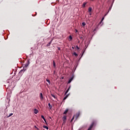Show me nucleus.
Masks as SVG:
<instances>
[{"instance_id":"f257e3e1","label":"nucleus","mask_w":130,"mask_h":130,"mask_svg":"<svg viewBox=\"0 0 130 130\" xmlns=\"http://www.w3.org/2000/svg\"><path fill=\"white\" fill-rule=\"evenodd\" d=\"M94 123H94V122H93L91 123V124L90 125V126L89 127V128H88L87 130H91V129H92L93 126H94Z\"/></svg>"},{"instance_id":"f03ea898","label":"nucleus","mask_w":130,"mask_h":130,"mask_svg":"<svg viewBox=\"0 0 130 130\" xmlns=\"http://www.w3.org/2000/svg\"><path fill=\"white\" fill-rule=\"evenodd\" d=\"M29 60H30V59H28L27 60V62L25 64V68H27V67H28V66H29V64H30V61Z\"/></svg>"},{"instance_id":"7ed1b4c3","label":"nucleus","mask_w":130,"mask_h":130,"mask_svg":"<svg viewBox=\"0 0 130 130\" xmlns=\"http://www.w3.org/2000/svg\"><path fill=\"white\" fill-rule=\"evenodd\" d=\"M62 119H63V123H66V120H67V116H64L62 117Z\"/></svg>"},{"instance_id":"20e7f679","label":"nucleus","mask_w":130,"mask_h":130,"mask_svg":"<svg viewBox=\"0 0 130 130\" xmlns=\"http://www.w3.org/2000/svg\"><path fill=\"white\" fill-rule=\"evenodd\" d=\"M73 80H74V77H71V78H70L68 84H71V82H72V81H73Z\"/></svg>"},{"instance_id":"39448f33","label":"nucleus","mask_w":130,"mask_h":130,"mask_svg":"<svg viewBox=\"0 0 130 130\" xmlns=\"http://www.w3.org/2000/svg\"><path fill=\"white\" fill-rule=\"evenodd\" d=\"M40 98L41 100H43V94L41 92L40 94Z\"/></svg>"},{"instance_id":"423d86ee","label":"nucleus","mask_w":130,"mask_h":130,"mask_svg":"<svg viewBox=\"0 0 130 130\" xmlns=\"http://www.w3.org/2000/svg\"><path fill=\"white\" fill-rule=\"evenodd\" d=\"M69 94H67L64 98L63 99V102H64V101H66V100L67 99V98H68L69 97Z\"/></svg>"},{"instance_id":"0eeeda50","label":"nucleus","mask_w":130,"mask_h":130,"mask_svg":"<svg viewBox=\"0 0 130 130\" xmlns=\"http://www.w3.org/2000/svg\"><path fill=\"white\" fill-rule=\"evenodd\" d=\"M34 112L35 114H37L38 113V110L37 109H34Z\"/></svg>"},{"instance_id":"6e6552de","label":"nucleus","mask_w":130,"mask_h":130,"mask_svg":"<svg viewBox=\"0 0 130 130\" xmlns=\"http://www.w3.org/2000/svg\"><path fill=\"white\" fill-rule=\"evenodd\" d=\"M70 89H71V86H70L68 89L66 90L65 92V95H67V94H68V93L69 92V91H70Z\"/></svg>"},{"instance_id":"1a4fd4ad","label":"nucleus","mask_w":130,"mask_h":130,"mask_svg":"<svg viewBox=\"0 0 130 130\" xmlns=\"http://www.w3.org/2000/svg\"><path fill=\"white\" fill-rule=\"evenodd\" d=\"M48 105L49 108L50 109H52V106L51 105H50V103H49Z\"/></svg>"},{"instance_id":"9d476101","label":"nucleus","mask_w":130,"mask_h":130,"mask_svg":"<svg viewBox=\"0 0 130 130\" xmlns=\"http://www.w3.org/2000/svg\"><path fill=\"white\" fill-rule=\"evenodd\" d=\"M69 111V109H66L63 112V114H67Z\"/></svg>"},{"instance_id":"9b49d317","label":"nucleus","mask_w":130,"mask_h":130,"mask_svg":"<svg viewBox=\"0 0 130 130\" xmlns=\"http://www.w3.org/2000/svg\"><path fill=\"white\" fill-rule=\"evenodd\" d=\"M41 117L43 119V120H44L45 122H46V119H45V118L44 117V116L41 115Z\"/></svg>"},{"instance_id":"f8f14e48","label":"nucleus","mask_w":130,"mask_h":130,"mask_svg":"<svg viewBox=\"0 0 130 130\" xmlns=\"http://www.w3.org/2000/svg\"><path fill=\"white\" fill-rule=\"evenodd\" d=\"M73 55H75L76 57L77 56H78V54H77V53H76V52H74L73 53H72Z\"/></svg>"},{"instance_id":"ddd939ff","label":"nucleus","mask_w":130,"mask_h":130,"mask_svg":"<svg viewBox=\"0 0 130 130\" xmlns=\"http://www.w3.org/2000/svg\"><path fill=\"white\" fill-rule=\"evenodd\" d=\"M86 5H87V3L86 2L84 3L82 5V8H85V7H86Z\"/></svg>"},{"instance_id":"4468645a","label":"nucleus","mask_w":130,"mask_h":130,"mask_svg":"<svg viewBox=\"0 0 130 130\" xmlns=\"http://www.w3.org/2000/svg\"><path fill=\"white\" fill-rule=\"evenodd\" d=\"M51 96L52 97H53V98H54V99H56V96H55V95H54V94H51Z\"/></svg>"},{"instance_id":"2eb2a0df","label":"nucleus","mask_w":130,"mask_h":130,"mask_svg":"<svg viewBox=\"0 0 130 130\" xmlns=\"http://www.w3.org/2000/svg\"><path fill=\"white\" fill-rule=\"evenodd\" d=\"M82 25L83 26V27H85V26H86V22H82Z\"/></svg>"},{"instance_id":"dca6fc26","label":"nucleus","mask_w":130,"mask_h":130,"mask_svg":"<svg viewBox=\"0 0 130 130\" xmlns=\"http://www.w3.org/2000/svg\"><path fill=\"white\" fill-rule=\"evenodd\" d=\"M76 118H78L79 117V116H80V113H77L76 115Z\"/></svg>"},{"instance_id":"f3484780","label":"nucleus","mask_w":130,"mask_h":130,"mask_svg":"<svg viewBox=\"0 0 130 130\" xmlns=\"http://www.w3.org/2000/svg\"><path fill=\"white\" fill-rule=\"evenodd\" d=\"M88 12H92V8L89 7V8H88Z\"/></svg>"},{"instance_id":"a211bd4d","label":"nucleus","mask_w":130,"mask_h":130,"mask_svg":"<svg viewBox=\"0 0 130 130\" xmlns=\"http://www.w3.org/2000/svg\"><path fill=\"white\" fill-rule=\"evenodd\" d=\"M111 8H112V6L110 7V9H109V11L107 12V14H106L105 15V16H106L107 15V14H108V13H109V11L111 10Z\"/></svg>"},{"instance_id":"6ab92c4d","label":"nucleus","mask_w":130,"mask_h":130,"mask_svg":"<svg viewBox=\"0 0 130 130\" xmlns=\"http://www.w3.org/2000/svg\"><path fill=\"white\" fill-rule=\"evenodd\" d=\"M69 39L70 41H71V40L73 39V37H72V36H69Z\"/></svg>"},{"instance_id":"aec40b11","label":"nucleus","mask_w":130,"mask_h":130,"mask_svg":"<svg viewBox=\"0 0 130 130\" xmlns=\"http://www.w3.org/2000/svg\"><path fill=\"white\" fill-rule=\"evenodd\" d=\"M53 66L54 68H55L56 65H55V62L54 61H53Z\"/></svg>"},{"instance_id":"412c9836","label":"nucleus","mask_w":130,"mask_h":130,"mask_svg":"<svg viewBox=\"0 0 130 130\" xmlns=\"http://www.w3.org/2000/svg\"><path fill=\"white\" fill-rule=\"evenodd\" d=\"M46 80L48 82L49 85H50V80H49V79H47Z\"/></svg>"},{"instance_id":"4be33fe9","label":"nucleus","mask_w":130,"mask_h":130,"mask_svg":"<svg viewBox=\"0 0 130 130\" xmlns=\"http://www.w3.org/2000/svg\"><path fill=\"white\" fill-rule=\"evenodd\" d=\"M43 127L44 128H46V129H48V127L47 126L44 125Z\"/></svg>"},{"instance_id":"5701e85b","label":"nucleus","mask_w":130,"mask_h":130,"mask_svg":"<svg viewBox=\"0 0 130 130\" xmlns=\"http://www.w3.org/2000/svg\"><path fill=\"white\" fill-rule=\"evenodd\" d=\"M50 44H51V41L47 45V46H49L50 45Z\"/></svg>"},{"instance_id":"b1692460","label":"nucleus","mask_w":130,"mask_h":130,"mask_svg":"<svg viewBox=\"0 0 130 130\" xmlns=\"http://www.w3.org/2000/svg\"><path fill=\"white\" fill-rule=\"evenodd\" d=\"M12 115H13V113H10L9 115L7 116V117H10V116H12Z\"/></svg>"},{"instance_id":"393cba45","label":"nucleus","mask_w":130,"mask_h":130,"mask_svg":"<svg viewBox=\"0 0 130 130\" xmlns=\"http://www.w3.org/2000/svg\"><path fill=\"white\" fill-rule=\"evenodd\" d=\"M76 48H77V49H80V48H79L78 46H76Z\"/></svg>"},{"instance_id":"a878e982","label":"nucleus","mask_w":130,"mask_h":130,"mask_svg":"<svg viewBox=\"0 0 130 130\" xmlns=\"http://www.w3.org/2000/svg\"><path fill=\"white\" fill-rule=\"evenodd\" d=\"M23 70H21L20 72H19V74H21L22 73H23Z\"/></svg>"},{"instance_id":"bb28decb","label":"nucleus","mask_w":130,"mask_h":130,"mask_svg":"<svg viewBox=\"0 0 130 130\" xmlns=\"http://www.w3.org/2000/svg\"><path fill=\"white\" fill-rule=\"evenodd\" d=\"M75 33H78V29H75Z\"/></svg>"},{"instance_id":"cd10ccee","label":"nucleus","mask_w":130,"mask_h":130,"mask_svg":"<svg viewBox=\"0 0 130 130\" xmlns=\"http://www.w3.org/2000/svg\"><path fill=\"white\" fill-rule=\"evenodd\" d=\"M35 128H37V129H39L38 127H37V126H36V125H35Z\"/></svg>"},{"instance_id":"c85d7f7f","label":"nucleus","mask_w":130,"mask_h":130,"mask_svg":"<svg viewBox=\"0 0 130 130\" xmlns=\"http://www.w3.org/2000/svg\"><path fill=\"white\" fill-rule=\"evenodd\" d=\"M57 48H58V50H60V47H57Z\"/></svg>"},{"instance_id":"c756f323","label":"nucleus","mask_w":130,"mask_h":130,"mask_svg":"<svg viewBox=\"0 0 130 130\" xmlns=\"http://www.w3.org/2000/svg\"><path fill=\"white\" fill-rule=\"evenodd\" d=\"M103 20H104V17L102 18L101 22H102V21H103Z\"/></svg>"},{"instance_id":"7c9ffc66","label":"nucleus","mask_w":130,"mask_h":130,"mask_svg":"<svg viewBox=\"0 0 130 130\" xmlns=\"http://www.w3.org/2000/svg\"><path fill=\"white\" fill-rule=\"evenodd\" d=\"M74 117L72 118V119H71V121H73V120H74Z\"/></svg>"},{"instance_id":"2f4dec72","label":"nucleus","mask_w":130,"mask_h":130,"mask_svg":"<svg viewBox=\"0 0 130 130\" xmlns=\"http://www.w3.org/2000/svg\"><path fill=\"white\" fill-rule=\"evenodd\" d=\"M89 15L91 16V13H90V14H89Z\"/></svg>"},{"instance_id":"473e14b6","label":"nucleus","mask_w":130,"mask_h":130,"mask_svg":"<svg viewBox=\"0 0 130 130\" xmlns=\"http://www.w3.org/2000/svg\"><path fill=\"white\" fill-rule=\"evenodd\" d=\"M72 48H73V49H74V47H72Z\"/></svg>"},{"instance_id":"72a5a7b5","label":"nucleus","mask_w":130,"mask_h":130,"mask_svg":"<svg viewBox=\"0 0 130 130\" xmlns=\"http://www.w3.org/2000/svg\"><path fill=\"white\" fill-rule=\"evenodd\" d=\"M90 1H93V0H90Z\"/></svg>"}]
</instances>
